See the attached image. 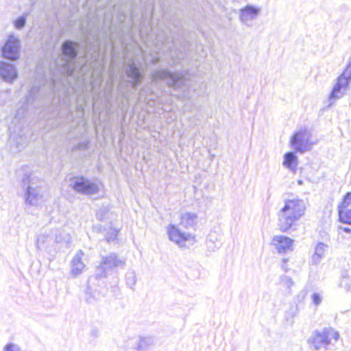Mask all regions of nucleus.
Listing matches in <instances>:
<instances>
[{
  "instance_id": "nucleus-1",
  "label": "nucleus",
  "mask_w": 351,
  "mask_h": 351,
  "mask_svg": "<svg viewBox=\"0 0 351 351\" xmlns=\"http://www.w3.org/2000/svg\"><path fill=\"white\" fill-rule=\"evenodd\" d=\"M79 44L71 40H66L62 45V54L58 55L57 59L47 68L53 84L62 77L71 75L74 71L73 61L77 55ZM36 77L35 82L29 91L24 100L20 101L17 110L10 125L16 127H24L23 118L28 110L29 106L32 104L40 95L41 85L45 86L47 80V69H45L42 62H39L36 68Z\"/></svg>"
},
{
  "instance_id": "nucleus-2",
  "label": "nucleus",
  "mask_w": 351,
  "mask_h": 351,
  "mask_svg": "<svg viewBox=\"0 0 351 351\" xmlns=\"http://www.w3.org/2000/svg\"><path fill=\"white\" fill-rule=\"evenodd\" d=\"M305 204L299 199H287L278 213L279 226L282 232L287 231L304 215Z\"/></svg>"
},
{
  "instance_id": "nucleus-3",
  "label": "nucleus",
  "mask_w": 351,
  "mask_h": 351,
  "mask_svg": "<svg viewBox=\"0 0 351 351\" xmlns=\"http://www.w3.org/2000/svg\"><path fill=\"white\" fill-rule=\"evenodd\" d=\"M21 185L26 189L25 202L32 206L38 205L43 198L44 181L34 173H30L23 178Z\"/></svg>"
},
{
  "instance_id": "nucleus-4",
  "label": "nucleus",
  "mask_w": 351,
  "mask_h": 351,
  "mask_svg": "<svg viewBox=\"0 0 351 351\" xmlns=\"http://www.w3.org/2000/svg\"><path fill=\"white\" fill-rule=\"evenodd\" d=\"M339 337V334L337 331L332 328H326L321 331L313 332L308 342L313 350L327 349L328 346L336 342Z\"/></svg>"
},
{
  "instance_id": "nucleus-5",
  "label": "nucleus",
  "mask_w": 351,
  "mask_h": 351,
  "mask_svg": "<svg viewBox=\"0 0 351 351\" xmlns=\"http://www.w3.org/2000/svg\"><path fill=\"white\" fill-rule=\"evenodd\" d=\"M153 82H166L168 86L174 90L183 89L186 87V79L181 73H172L167 69L154 71L152 74Z\"/></svg>"
},
{
  "instance_id": "nucleus-6",
  "label": "nucleus",
  "mask_w": 351,
  "mask_h": 351,
  "mask_svg": "<svg viewBox=\"0 0 351 351\" xmlns=\"http://www.w3.org/2000/svg\"><path fill=\"white\" fill-rule=\"evenodd\" d=\"M10 144L13 152H20L27 145L29 135L25 127H16L15 125H10Z\"/></svg>"
},
{
  "instance_id": "nucleus-7",
  "label": "nucleus",
  "mask_w": 351,
  "mask_h": 351,
  "mask_svg": "<svg viewBox=\"0 0 351 351\" xmlns=\"http://www.w3.org/2000/svg\"><path fill=\"white\" fill-rule=\"evenodd\" d=\"M351 82V60H349L348 63L344 69L342 74L338 77L337 82L334 86L330 95L329 100L330 104L337 99L341 98L346 88L348 86L349 83Z\"/></svg>"
},
{
  "instance_id": "nucleus-8",
  "label": "nucleus",
  "mask_w": 351,
  "mask_h": 351,
  "mask_svg": "<svg viewBox=\"0 0 351 351\" xmlns=\"http://www.w3.org/2000/svg\"><path fill=\"white\" fill-rule=\"evenodd\" d=\"M70 186L75 191L83 195H93L99 191V185L96 182L83 176L73 178Z\"/></svg>"
},
{
  "instance_id": "nucleus-9",
  "label": "nucleus",
  "mask_w": 351,
  "mask_h": 351,
  "mask_svg": "<svg viewBox=\"0 0 351 351\" xmlns=\"http://www.w3.org/2000/svg\"><path fill=\"white\" fill-rule=\"evenodd\" d=\"M125 261L118 258L116 254H110L109 256H103L100 265L97 267L96 275L97 277H105L114 267H123Z\"/></svg>"
},
{
  "instance_id": "nucleus-10",
  "label": "nucleus",
  "mask_w": 351,
  "mask_h": 351,
  "mask_svg": "<svg viewBox=\"0 0 351 351\" xmlns=\"http://www.w3.org/2000/svg\"><path fill=\"white\" fill-rule=\"evenodd\" d=\"M19 39L14 36L10 35L1 49L2 56L6 59L16 60L19 58Z\"/></svg>"
},
{
  "instance_id": "nucleus-11",
  "label": "nucleus",
  "mask_w": 351,
  "mask_h": 351,
  "mask_svg": "<svg viewBox=\"0 0 351 351\" xmlns=\"http://www.w3.org/2000/svg\"><path fill=\"white\" fill-rule=\"evenodd\" d=\"M64 239L62 236V232L56 230L55 234H41L37 239V247L38 249H47L55 243L62 242Z\"/></svg>"
},
{
  "instance_id": "nucleus-12",
  "label": "nucleus",
  "mask_w": 351,
  "mask_h": 351,
  "mask_svg": "<svg viewBox=\"0 0 351 351\" xmlns=\"http://www.w3.org/2000/svg\"><path fill=\"white\" fill-rule=\"evenodd\" d=\"M155 345V338L152 336L138 337L128 342L129 348L134 351H147Z\"/></svg>"
},
{
  "instance_id": "nucleus-13",
  "label": "nucleus",
  "mask_w": 351,
  "mask_h": 351,
  "mask_svg": "<svg viewBox=\"0 0 351 351\" xmlns=\"http://www.w3.org/2000/svg\"><path fill=\"white\" fill-rule=\"evenodd\" d=\"M338 211L340 221L351 224V192L346 195Z\"/></svg>"
},
{
  "instance_id": "nucleus-14",
  "label": "nucleus",
  "mask_w": 351,
  "mask_h": 351,
  "mask_svg": "<svg viewBox=\"0 0 351 351\" xmlns=\"http://www.w3.org/2000/svg\"><path fill=\"white\" fill-rule=\"evenodd\" d=\"M0 77L5 82L12 83L18 77L15 66L5 61H0Z\"/></svg>"
},
{
  "instance_id": "nucleus-15",
  "label": "nucleus",
  "mask_w": 351,
  "mask_h": 351,
  "mask_svg": "<svg viewBox=\"0 0 351 351\" xmlns=\"http://www.w3.org/2000/svg\"><path fill=\"white\" fill-rule=\"evenodd\" d=\"M167 234L169 239L182 246V243L189 240L191 234L182 232L176 225L171 224L167 228Z\"/></svg>"
},
{
  "instance_id": "nucleus-16",
  "label": "nucleus",
  "mask_w": 351,
  "mask_h": 351,
  "mask_svg": "<svg viewBox=\"0 0 351 351\" xmlns=\"http://www.w3.org/2000/svg\"><path fill=\"white\" fill-rule=\"evenodd\" d=\"M261 9L254 5H247L240 10L239 19L246 25H250V22L260 14Z\"/></svg>"
},
{
  "instance_id": "nucleus-17",
  "label": "nucleus",
  "mask_w": 351,
  "mask_h": 351,
  "mask_svg": "<svg viewBox=\"0 0 351 351\" xmlns=\"http://www.w3.org/2000/svg\"><path fill=\"white\" fill-rule=\"evenodd\" d=\"M293 240L284 235L275 236L272 239V243L275 245L278 253H286L291 251Z\"/></svg>"
},
{
  "instance_id": "nucleus-18",
  "label": "nucleus",
  "mask_w": 351,
  "mask_h": 351,
  "mask_svg": "<svg viewBox=\"0 0 351 351\" xmlns=\"http://www.w3.org/2000/svg\"><path fill=\"white\" fill-rule=\"evenodd\" d=\"M292 146L300 152H304L308 149V139L306 132H296L291 140Z\"/></svg>"
},
{
  "instance_id": "nucleus-19",
  "label": "nucleus",
  "mask_w": 351,
  "mask_h": 351,
  "mask_svg": "<svg viewBox=\"0 0 351 351\" xmlns=\"http://www.w3.org/2000/svg\"><path fill=\"white\" fill-rule=\"evenodd\" d=\"M126 73L128 77L132 80L133 88H136L143 80V74L141 73L136 64L132 60L129 61L127 64Z\"/></svg>"
},
{
  "instance_id": "nucleus-20",
  "label": "nucleus",
  "mask_w": 351,
  "mask_h": 351,
  "mask_svg": "<svg viewBox=\"0 0 351 351\" xmlns=\"http://www.w3.org/2000/svg\"><path fill=\"white\" fill-rule=\"evenodd\" d=\"M84 252L80 250L77 252L71 261V274L73 276H77L82 274L85 267V265L82 261Z\"/></svg>"
},
{
  "instance_id": "nucleus-21",
  "label": "nucleus",
  "mask_w": 351,
  "mask_h": 351,
  "mask_svg": "<svg viewBox=\"0 0 351 351\" xmlns=\"http://www.w3.org/2000/svg\"><path fill=\"white\" fill-rule=\"evenodd\" d=\"M198 217L194 213H185L180 216V224L185 228H194L197 223Z\"/></svg>"
},
{
  "instance_id": "nucleus-22",
  "label": "nucleus",
  "mask_w": 351,
  "mask_h": 351,
  "mask_svg": "<svg viewBox=\"0 0 351 351\" xmlns=\"http://www.w3.org/2000/svg\"><path fill=\"white\" fill-rule=\"evenodd\" d=\"M328 246L323 243H319L317 245L315 249V252L311 257V263L313 265L319 263L321 259L324 257L325 252L327 250Z\"/></svg>"
},
{
  "instance_id": "nucleus-23",
  "label": "nucleus",
  "mask_w": 351,
  "mask_h": 351,
  "mask_svg": "<svg viewBox=\"0 0 351 351\" xmlns=\"http://www.w3.org/2000/svg\"><path fill=\"white\" fill-rule=\"evenodd\" d=\"M298 158L294 152H289L285 154L283 165L292 171H295L298 165Z\"/></svg>"
},
{
  "instance_id": "nucleus-24",
  "label": "nucleus",
  "mask_w": 351,
  "mask_h": 351,
  "mask_svg": "<svg viewBox=\"0 0 351 351\" xmlns=\"http://www.w3.org/2000/svg\"><path fill=\"white\" fill-rule=\"evenodd\" d=\"M156 41L158 43H160L161 45H165L167 49L171 51L173 44L172 39L170 36L164 34L163 33H158L156 35Z\"/></svg>"
},
{
  "instance_id": "nucleus-25",
  "label": "nucleus",
  "mask_w": 351,
  "mask_h": 351,
  "mask_svg": "<svg viewBox=\"0 0 351 351\" xmlns=\"http://www.w3.org/2000/svg\"><path fill=\"white\" fill-rule=\"evenodd\" d=\"M299 309L298 306H292L285 313V319L289 324H293L294 322V318L297 316Z\"/></svg>"
},
{
  "instance_id": "nucleus-26",
  "label": "nucleus",
  "mask_w": 351,
  "mask_h": 351,
  "mask_svg": "<svg viewBox=\"0 0 351 351\" xmlns=\"http://www.w3.org/2000/svg\"><path fill=\"white\" fill-rule=\"evenodd\" d=\"M29 15V13H25L23 14L22 16H21L20 17H19L18 19H16L14 21V27L18 29H22L23 27H24V26L26 24V18L27 16Z\"/></svg>"
},
{
  "instance_id": "nucleus-27",
  "label": "nucleus",
  "mask_w": 351,
  "mask_h": 351,
  "mask_svg": "<svg viewBox=\"0 0 351 351\" xmlns=\"http://www.w3.org/2000/svg\"><path fill=\"white\" fill-rule=\"evenodd\" d=\"M280 283L287 289H291L294 285L293 280L287 276H281Z\"/></svg>"
},
{
  "instance_id": "nucleus-28",
  "label": "nucleus",
  "mask_w": 351,
  "mask_h": 351,
  "mask_svg": "<svg viewBox=\"0 0 351 351\" xmlns=\"http://www.w3.org/2000/svg\"><path fill=\"white\" fill-rule=\"evenodd\" d=\"M136 276L133 272L128 273L126 275V282L131 288L135 285Z\"/></svg>"
},
{
  "instance_id": "nucleus-29",
  "label": "nucleus",
  "mask_w": 351,
  "mask_h": 351,
  "mask_svg": "<svg viewBox=\"0 0 351 351\" xmlns=\"http://www.w3.org/2000/svg\"><path fill=\"white\" fill-rule=\"evenodd\" d=\"M313 303L316 306H319L322 301V295L319 293H314L311 295Z\"/></svg>"
},
{
  "instance_id": "nucleus-30",
  "label": "nucleus",
  "mask_w": 351,
  "mask_h": 351,
  "mask_svg": "<svg viewBox=\"0 0 351 351\" xmlns=\"http://www.w3.org/2000/svg\"><path fill=\"white\" fill-rule=\"evenodd\" d=\"M118 231L115 229H112L110 232L106 236V241L108 243H110L116 239L117 236Z\"/></svg>"
},
{
  "instance_id": "nucleus-31",
  "label": "nucleus",
  "mask_w": 351,
  "mask_h": 351,
  "mask_svg": "<svg viewBox=\"0 0 351 351\" xmlns=\"http://www.w3.org/2000/svg\"><path fill=\"white\" fill-rule=\"evenodd\" d=\"M86 300L89 304L93 303L96 301L95 296L93 294L89 288H88L86 291Z\"/></svg>"
},
{
  "instance_id": "nucleus-32",
  "label": "nucleus",
  "mask_w": 351,
  "mask_h": 351,
  "mask_svg": "<svg viewBox=\"0 0 351 351\" xmlns=\"http://www.w3.org/2000/svg\"><path fill=\"white\" fill-rule=\"evenodd\" d=\"M3 351H20V348L16 344L9 343L3 348Z\"/></svg>"
},
{
  "instance_id": "nucleus-33",
  "label": "nucleus",
  "mask_w": 351,
  "mask_h": 351,
  "mask_svg": "<svg viewBox=\"0 0 351 351\" xmlns=\"http://www.w3.org/2000/svg\"><path fill=\"white\" fill-rule=\"evenodd\" d=\"M88 145V142H84L82 143H79L76 146L73 147L74 150H80V149H86Z\"/></svg>"
},
{
  "instance_id": "nucleus-34",
  "label": "nucleus",
  "mask_w": 351,
  "mask_h": 351,
  "mask_svg": "<svg viewBox=\"0 0 351 351\" xmlns=\"http://www.w3.org/2000/svg\"><path fill=\"white\" fill-rule=\"evenodd\" d=\"M176 64V60H174V56L171 55V60L168 62V64L170 66H174Z\"/></svg>"
},
{
  "instance_id": "nucleus-35",
  "label": "nucleus",
  "mask_w": 351,
  "mask_h": 351,
  "mask_svg": "<svg viewBox=\"0 0 351 351\" xmlns=\"http://www.w3.org/2000/svg\"><path fill=\"white\" fill-rule=\"evenodd\" d=\"M159 61H160V58L158 57H154L152 60V62L153 64H157L159 62Z\"/></svg>"
},
{
  "instance_id": "nucleus-36",
  "label": "nucleus",
  "mask_w": 351,
  "mask_h": 351,
  "mask_svg": "<svg viewBox=\"0 0 351 351\" xmlns=\"http://www.w3.org/2000/svg\"><path fill=\"white\" fill-rule=\"evenodd\" d=\"M99 49H97V50L95 54V59L97 60L99 59Z\"/></svg>"
},
{
  "instance_id": "nucleus-37",
  "label": "nucleus",
  "mask_w": 351,
  "mask_h": 351,
  "mask_svg": "<svg viewBox=\"0 0 351 351\" xmlns=\"http://www.w3.org/2000/svg\"><path fill=\"white\" fill-rule=\"evenodd\" d=\"M282 269H283L285 272H287V271H288V268H287V267L286 264H282Z\"/></svg>"
},
{
  "instance_id": "nucleus-38",
  "label": "nucleus",
  "mask_w": 351,
  "mask_h": 351,
  "mask_svg": "<svg viewBox=\"0 0 351 351\" xmlns=\"http://www.w3.org/2000/svg\"><path fill=\"white\" fill-rule=\"evenodd\" d=\"M287 262H288V259L287 258H283L282 259V264H287Z\"/></svg>"
},
{
  "instance_id": "nucleus-39",
  "label": "nucleus",
  "mask_w": 351,
  "mask_h": 351,
  "mask_svg": "<svg viewBox=\"0 0 351 351\" xmlns=\"http://www.w3.org/2000/svg\"><path fill=\"white\" fill-rule=\"evenodd\" d=\"M343 230H344L345 232H349L351 230H350V228H343Z\"/></svg>"
},
{
  "instance_id": "nucleus-40",
  "label": "nucleus",
  "mask_w": 351,
  "mask_h": 351,
  "mask_svg": "<svg viewBox=\"0 0 351 351\" xmlns=\"http://www.w3.org/2000/svg\"><path fill=\"white\" fill-rule=\"evenodd\" d=\"M298 184L301 185V184H303V182H302V180H299L298 181Z\"/></svg>"
},
{
  "instance_id": "nucleus-41",
  "label": "nucleus",
  "mask_w": 351,
  "mask_h": 351,
  "mask_svg": "<svg viewBox=\"0 0 351 351\" xmlns=\"http://www.w3.org/2000/svg\"><path fill=\"white\" fill-rule=\"evenodd\" d=\"M2 94H3V95H7V93L3 92V93H2Z\"/></svg>"
}]
</instances>
